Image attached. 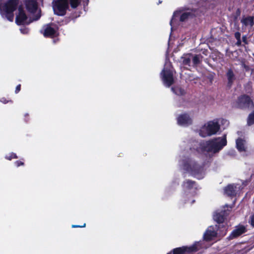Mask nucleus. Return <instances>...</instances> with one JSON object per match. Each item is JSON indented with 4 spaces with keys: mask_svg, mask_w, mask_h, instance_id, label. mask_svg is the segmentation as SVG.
Listing matches in <instances>:
<instances>
[{
    "mask_svg": "<svg viewBox=\"0 0 254 254\" xmlns=\"http://www.w3.org/2000/svg\"><path fill=\"white\" fill-rule=\"evenodd\" d=\"M0 101L4 104H6L8 102L5 98H1L0 99Z\"/></svg>",
    "mask_w": 254,
    "mask_h": 254,
    "instance_id": "32",
    "label": "nucleus"
},
{
    "mask_svg": "<svg viewBox=\"0 0 254 254\" xmlns=\"http://www.w3.org/2000/svg\"><path fill=\"white\" fill-rule=\"evenodd\" d=\"M241 43V39H240L239 40H237V45L239 46V45H240Z\"/></svg>",
    "mask_w": 254,
    "mask_h": 254,
    "instance_id": "35",
    "label": "nucleus"
},
{
    "mask_svg": "<svg viewBox=\"0 0 254 254\" xmlns=\"http://www.w3.org/2000/svg\"><path fill=\"white\" fill-rule=\"evenodd\" d=\"M184 193L183 198L185 203L192 204L194 200L191 197L195 194L197 189L195 182L190 180H187L183 184Z\"/></svg>",
    "mask_w": 254,
    "mask_h": 254,
    "instance_id": "7",
    "label": "nucleus"
},
{
    "mask_svg": "<svg viewBox=\"0 0 254 254\" xmlns=\"http://www.w3.org/2000/svg\"><path fill=\"white\" fill-rule=\"evenodd\" d=\"M204 247L202 242H197L191 246H184L174 249L172 252L168 254H186L187 253L195 252Z\"/></svg>",
    "mask_w": 254,
    "mask_h": 254,
    "instance_id": "10",
    "label": "nucleus"
},
{
    "mask_svg": "<svg viewBox=\"0 0 254 254\" xmlns=\"http://www.w3.org/2000/svg\"><path fill=\"white\" fill-rule=\"evenodd\" d=\"M201 59V56L199 55H191V60H192V62L194 65L198 64L199 63Z\"/></svg>",
    "mask_w": 254,
    "mask_h": 254,
    "instance_id": "23",
    "label": "nucleus"
},
{
    "mask_svg": "<svg viewBox=\"0 0 254 254\" xmlns=\"http://www.w3.org/2000/svg\"><path fill=\"white\" fill-rule=\"evenodd\" d=\"M20 90V85L19 84V85H17L16 87L15 93H17L18 92H19Z\"/></svg>",
    "mask_w": 254,
    "mask_h": 254,
    "instance_id": "33",
    "label": "nucleus"
},
{
    "mask_svg": "<svg viewBox=\"0 0 254 254\" xmlns=\"http://www.w3.org/2000/svg\"><path fill=\"white\" fill-rule=\"evenodd\" d=\"M234 106L240 108H251L253 106V102L248 96L243 95L238 99Z\"/></svg>",
    "mask_w": 254,
    "mask_h": 254,
    "instance_id": "12",
    "label": "nucleus"
},
{
    "mask_svg": "<svg viewBox=\"0 0 254 254\" xmlns=\"http://www.w3.org/2000/svg\"><path fill=\"white\" fill-rule=\"evenodd\" d=\"M79 3V0H70V5L73 8H76ZM52 6L55 14L64 16L69 8V0H53Z\"/></svg>",
    "mask_w": 254,
    "mask_h": 254,
    "instance_id": "5",
    "label": "nucleus"
},
{
    "mask_svg": "<svg viewBox=\"0 0 254 254\" xmlns=\"http://www.w3.org/2000/svg\"><path fill=\"white\" fill-rule=\"evenodd\" d=\"M174 70L170 62L166 61L164 67L160 73L163 84L170 87L174 83Z\"/></svg>",
    "mask_w": 254,
    "mask_h": 254,
    "instance_id": "8",
    "label": "nucleus"
},
{
    "mask_svg": "<svg viewBox=\"0 0 254 254\" xmlns=\"http://www.w3.org/2000/svg\"><path fill=\"white\" fill-rule=\"evenodd\" d=\"M249 223L252 226L254 227V213L251 216Z\"/></svg>",
    "mask_w": 254,
    "mask_h": 254,
    "instance_id": "26",
    "label": "nucleus"
},
{
    "mask_svg": "<svg viewBox=\"0 0 254 254\" xmlns=\"http://www.w3.org/2000/svg\"><path fill=\"white\" fill-rule=\"evenodd\" d=\"M242 39H243V42H244L245 43H247V36H243Z\"/></svg>",
    "mask_w": 254,
    "mask_h": 254,
    "instance_id": "34",
    "label": "nucleus"
},
{
    "mask_svg": "<svg viewBox=\"0 0 254 254\" xmlns=\"http://www.w3.org/2000/svg\"><path fill=\"white\" fill-rule=\"evenodd\" d=\"M85 225H86L85 223H84L83 224V225H82V226L73 225H72V228H79V227L82 228V227H85Z\"/></svg>",
    "mask_w": 254,
    "mask_h": 254,
    "instance_id": "31",
    "label": "nucleus"
},
{
    "mask_svg": "<svg viewBox=\"0 0 254 254\" xmlns=\"http://www.w3.org/2000/svg\"><path fill=\"white\" fill-rule=\"evenodd\" d=\"M228 125L229 122L226 119H215L205 123L199 129V134L202 137L214 135L219 131L221 127L225 128Z\"/></svg>",
    "mask_w": 254,
    "mask_h": 254,
    "instance_id": "3",
    "label": "nucleus"
},
{
    "mask_svg": "<svg viewBox=\"0 0 254 254\" xmlns=\"http://www.w3.org/2000/svg\"><path fill=\"white\" fill-rule=\"evenodd\" d=\"M15 164L17 167H19L20 165H23L24 163L23 162L20 161H16L15 162Z\"/></svg>",
    "mask_w": 254,
    "mask_h": 254,
    "instance_id": "30",
    "label": "nucleus"
},
{
    "mask_svg": "<svg viewBox=\"0 0 254 254\" xmlns=\"http://www.w3.org/2000/svg\"><path fill=\"white\" fill-rule=\"evenodd\" d=\"M172 91L176 95H182L185 93V90L181 87L172 88Z\"/></svg>",
    "mask_w": 254,
    "mask_h": 254,
    "instance_id": "22",
    "label": "nucleus"
},
{
    "mask_svg": "<svg viewBox=\"0 0 254 254\" xmlns=\"http://www.w3.org/2000/svg\"><path fill=\"white\" fill-rule=\"evenodd\" d=\"M218 228L217 225L209 226L204 234V239L207 241L214 240L217 236Z\"/></svg>",
    "mask_w": 254,
    "mask_h": 254,
    "instance_id": "13",
    "label": "nucleus"
},
{
    "mask_svg": "<svg viewBox=\"0 0 254 254\" xmlns=\"http://www.w3.org/2000/svg\"><path fill=\"white\" fill-rule=\"evenodd\" d=\"M21 32L23 34H27L28 33V29L27 28H22L20 29Z\"/></svg>",
    "mask_w": 254,
    "mask_h": 254,
    "instance_id": "27",
    "label": "nucleus"
},
{
    "mask_svg": "<svg viewBox=\"0 0 254 254\" xmlns=\"http://www.w3.org/2000/svg\"><path fill=\"white\" fill-rule=\"evenodd\" d=\"M193 14V10L188 7H182L180 9L174 12L173 17L170 21L171 30L175 28L176 19L178 16H180V20L184 22L192 16Z\"/></svg>",
    "mask_w": 254,
    "mask_h": 254,
    "instance_id": "9",
    "label": "nucleus"
},
{
    "mask_svg": "<svg viewBox=\"0 0 254 254\" xmlns=\"http://www.w3.org/2000/svg\"><path fill=\"white\" fill-rule=\"evenodd\" d=\"M223 213H224V212ZM213 218L214 220L218 223H223L225 221L224 214H222L221 213H216L213 215Z\"/></svg>",
    "mask_w": 254,
    "mask_h": 254,
    "instance_id": "19",
    "label": "nucleus"
},
{
    "mask_svg": "<svg viewBox=\"0 0 254 254\" xmlns=\"http://www.w3.org/2000/svg\"><path fill=\"white\" fill-rule=\"evenodd\" d=\"M237 190L238 188L237 187V185H229L224 189L225 193L229 196L235 195Z\"/></svg>",
    "mask_w": 254,
    "mask_h": 254,
    "instance_id": "16",
    "label": "nucleus"
},
{
    "mask_svg": "<svg viewBox=\"0 0 254 254\" xmlns=\"http://www.w3.org/2000/svg\"><path fill=\"white\" fill-rule=\"evenodd\" d=\"M241 66L242 68L245 69L246 71H248L249 70V67L246 65L244 63H242L241 64Z\"/></svg>",
    "mask_w": 254,
    "mask_h": 254,
    "instance_id": "28",
    "label": "nucleus"
},
{
    "mask_svg": "<svg viewBox=\"0 0 254 254\" xmlns=\"http://www.w3.org/2000/svg\"><path fill=\"white\" fill-rule=\"evenodd\" d=\"M180 166L185 173L198 179H202L205 175L204 165H200L195 160L187 158L180 161Z\"/></svg>",
    "mask_w": 254,
    "mask_h": 254,
    "instance_id": "4",
    "label": "nucleus"
},
{
    "mask_svg": "<svg viewBox=\"0 0 254 254\" xmlns=\"http://www.w3.org/2000/svg\"><path fill=\"white\" fill-rule=\"evenodd\" d=\"M182 62L184 65L190 66L191 60V55L189 54L185 55L182 58Z\"/></svg>",
    "mask_w": 254,
    "mask_h": 254,
    "instance_id": "20",
    "label": "nucleus"
},
{
    "mask_svg": "<svg viewBox=\"0 0 254 254\" xmlns=\"http://www.w3.org/2000/svg\"><path fill=\"white\" fill-rule=\"evenodd\" d=\"M25 3L27 10L30 13L34 15V17L32 20H28L23 9L19 7L15 19V22L18 25L29 24L32 21L37 20L41 16L36 0H25Z\"/></svg>",
    "mask_w": 254,
    "mask_h": 254,
    "instance_id": "1",
    "label": "nucleus"
},
{
    "mask_svg": "<svg viewBox=\"0 0 254 254\" xmlns=\"http://www.w3.org/2000/svg\"><path fill=\"white\" fill-rule=\"evenodd\" d=\"M236 146L238 150L240 151H244L246 149V141L242 138H238L236 140Z\"/></svg>",
    "mask_w": 254,
    "mask_h": 254,
    "instance_id": "17",
    "label": "nucleus"
},
{
    "mask_svg": "<svg viewBox=\"0 0 254 254\" xmlns=\"http://www.w3.org/2000/svg\"><path fill=\"white\" fill-rule=\"evenodd\" d=\"M227 76L228 80V84L231 85L235 79V76L232 70L229 69L227 73Z\"/></svg>",
    "mask_w": 254,
    "mask_h": 254,
    "instance_id": "21",
    "label": "nucleus"
},
{
    "mask_svg": "<svg viewBox=\"0 0 254 254\" xmlns=\"http://www.w3.org/2000/svg\"><path fill=\"white\" fill-rule=\"evenodd\" d=\"M226 144V134L200 143L197 142H194V146L197 147L198 145H199V148L196 149L197 151H201L204 153L206 152L209 153V155H212L219 152Z\"/></svg>",
    "mask_w": 254,
    "mask_h": 254,
    "instance_id": "2",
    "label": "nucleus"
},
{
    "mask_svg": "<svg viewBox=\"0 0 254 254\" xmlns=\"http://www.w3.org/2000/svg\"><path fill=\"white\" fill-rule=\"evenodd\" d=\"M241 22L245 26L252 27L254 25V18L251 16L244 18Z\"/></svg>",
    "mask_w": 254,
    "mask_h": 254,
    "instance_id": "18",
    "label": "nucleus"
},
{
    "mask_svg": "<svg viewBox=\"0 0 254 254\" xmlns=\"http://www.w3.org/2000/svg\"><path fill=\"white\" fill-rule=\"evenodd\" d=\"M19 0H7L3 6H2V0H0V13L3 18H6L9 21H13V11L16 9Z\"/></svg>",
    "mask_w": 254,
    "mask_h": 254,
    "instance_id": "6",
    "label": "nucleus"
},
{
    "mask_svg": "<svg viewBox=\"0 0 254 254\" xmlns=\"http://www.w3.org/2000/svg\"><path fill=\"white\" fill-rule=\"evenodd\" d=\"M41 32L46 37L53 38L58 35V27L54 24H47L43 27Z\"/></svg>",
    "mask_w": 254,
    "mask_h": 254,
    "instance_id": "11",
    "label": "nucleus"
},
{
    "mask_svg": "<svg viewBox=\"0 0 254 254\" xmlns=\"http://www.w3.org/2000/svg\"><path fill=\"white\" fill-rule=\"evenodd\" d=\"M254 124V111L251 113L248 119V124L250 126Z\"/></svg>",
    "mask_w": 254,
    "mask_h": 254,
    "instance_id": "24",
    "label": "nucleus"
},
{
    "mask_svg": "<svg viewBox=\"0 0 254 254\" xmlns=\"http://www.w3.org/2000/svg\"><path fill=\"white\" fill-rule=\"evenodd\" d=\"M177 120L178 124L183 127H187L192 124V119L189 114L186 113L179 115Z\"/></svg>",
    "mask_w": 254,
    "mask_h": 254,
    "instance_id": "14",
    "label": "nucleus"
},
{
    "mask_svg": "<svg viewBox=\"0 0 254 254\" xmlns=\"http://www.w3.org/2000/svg\"><path fill=\"white\" fill-rule=\"evenodd\" d=\"M246 231V227L243 225H238L232 232L229 237L230 239H234L245 233Z\"/></svg>",
    "mask_w": 254,
    "mask_h": 254,
    "instance_id": "15",
    "label": "nucleus"
},
{
    "mask_svg": "<svg viewBox=\"0 0 254 254\" xmlns=\"http://www.w3.org/2000/svg\"><path fill=\"white\" fill-rule=\"evenodd\" d=\"M16 155L14 153H10L8 155L5 156V158L9 160H11L12 158H17Z\"/></svg>",
    "mask_w": 254,
    "mask_h": 254,
    "instance_id": "25",
    "label": "nucleus"
},
{
    "mask_svg": "<svg viewBox=\"0 0 254 254\" xmlns=\"http://www.w3.org/2000/svg\"><path fill=\"white\" fill-rule=\"evenodd\" d=\"M235 37L237 40H239L241 39V34L240 33L237 32L235 33Z\"/></svg>",
    "mask_w": 254,
    "mask_h": 254,
    "instance_id": "29",
    "label": "nucleus"
}]
</instances>
